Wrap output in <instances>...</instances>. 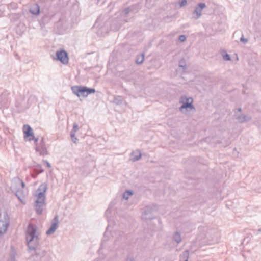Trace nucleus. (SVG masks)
Wrapping results in <instances>:
<instances>
[{
  "mask_svg": "<svg viewBox=\"0 0 261 261\" xmlns=\"http://www.w3.org/2000/svg\"><path fill=\"white\" fill-rule=\"evenodd\" d=\"M36 225L30 224L25 233L28 251L32 253L30 259L32 261H42L46 256L47 251L42 248V244Z\"/></svg>",
  "mask_w": 261,
  "mask_h": 261,
  "instance_id": "f257e3e1",
  "label": "nucleus"
},
{
  "mask_svg": "<svg viewBox=\"0 0 261 261\" xmlns=\"http://www.w3.org/2000/svg\"><path fill=\"white\" fill-rule=\"evenodd\" d=\"M47 189V184L44 182L41 184L36 191V200L35 202L36 212L38 215L42 213L45 205V193Z\"/></svg>",
  "mask_w": 261,
  "mask_h": 261,
  "instance_id": "f03ea898",
  "label": "nucleus"
},
{
  "mask_svg": "<svg viewBox=\"0 0 261 261\" xmlns=\"http://www.w3.org/2000/svg\"><path fill=\"white\" fill-rule=\"evenodd\" d=\"M193 98L192 97H187L186 96H181L179 98V103L182 105L179 107V110L183 112L184 109H189L190 110L195 109L193 105Z\"/></svg>",
  "mask_w": 261,
  "mask_h": 261,
  "instance_id": "7ed1b4c3",
  "label": "nucleus"
},
{
  "mask_svg": "<svg viewBox=\"0 0 261 261\" xmlns=\"http://www.w3.org/2000/svg\"><path fill=\"white\" fill-rule=\"evenodd\" d=\"M9 225V217L6 213L0 214V237L7 231Z\"/></svg>",
  "mask_w": 261,
  "mask_h": 261,
  "instance_id": "20e7f679",
  "label": "nucleus"
},
{
  "mask_svg": "<svg viewBox=\"0 0 261 261\" xmlns=\"http://www.w3.org/2000/svg\"><path fill=\"white\" fill-rule=\"evenodd\" d=\"M242 109L239 108L234 110V117L240 123L247 122L251 120V117L242 112Z\"/></svg>",
  "mask_w": 261,
  "mask_h": 261,
  "instance_id": "39448f33",
  "label": "nucleus"
},
{
  "mask_svg": "<svg viewBox=\"0 0 261 261\" xmlns=\"http://www.w3.org/2000/svg\"><path fill=\"white\" fill-rule=\"evenodd\" d=\"M156 210L155 205H148L142 214V218L144 220H151L154 218L153 212Z\"/></svg>",
  "mask_w": 261,
  "mask_h": 261,
  "instance_id": "423d86ee",
  "label": "nucleus"
},
{
  "mask_svg": "<svg viewBox=\"0 0 261 261\" xmlns=\"http://www.w3.org/2000/svg\"><path fill=\"white\" fill-rule=\"evenodd\" d=\"M57 60L60 61L63 64H67L69 62V58L67 53L63 50H57L56 53Z\"/></svg>",
  "mask_w": 261,
  "mask_h": 261,
  "instance_id": "0eeeda50",
  "label": "nucleus"
},
{
  "mask_svg": "<svg viewBox=\"0 0 261 261\" xmlns=\"http://www.w3.org/2000/svg\"><path fill=\"white\" fill-rule=\"evenodd\" d=\"M206 7V5L203 3H199L195 7L193 15L195 19H199L202 15L201 12L202 10Z\"/></svg>",
  "mask_w": 261,
  "mask_h": 261,
  "instance_id": "6e6552de",
  "label": "nucleus"
},
{
  "mask_svg": "<svg viewBox=\"0 0 261 261\" xmlns=\"http://www.w3.org/2000/svg\"><path fill=\"white\" fill-rule=\"evenodd\" d=\"M9 104V94L6 92H3L0 95V108H8Z\"/></svg>",
  "mask_w": 261,
  "mask_h": 261,
  "instance_id": "1a4fd4ad",
  "label": "nucleus"
},
{
  "mask_svg": "<svg viewBox=\"0 0 261 261\" xmlns=\"http://www.w3.org/2000/svg\"><path fill=\"white\" fill-rule=\"evenodd\" d=\"M36 150L37 152H38L41 155L47 154L48 152L43 138L41 139L40 144L36 145Z\"/></svg>",
  "mask_w": 261,
  "mask_h": 261,
  "instance_id": "9d476101",
  "label": "nucleus"
},
{
  "mask_svg": "<svg viewBox=\"0 0 261 261\" xmlns=\"http://www.w3.org/2000/svg\"><path fill=\"white\" fill-rule=\"evenodd\" d=\"M59 221H58V216H55L53 220L51 223V225H50L49 229L46 231V233L47 235H50L53 234L56 229L58 228V224Z\"/></svg>",
  "mask_w": 261,
  "mask_h": 261,
  "instance_id": "9b49d317",
  "label": "nucleus"
},
{
  "mask_svg": "<svg viewBox=\"0 0 261 261\" xmlns=\"http://www.w3.org/2000/svg\"><path fill=\"white\" fill-rule=\"evenodd\" d=\"M23 127L24 137L29 138V141L33 140L34 134L31 127L29 125H24Z\"/></svg>",
  "mask_w": 261,
  "mask_h": 261,
  "instance_id": "f8f14e48",
  "label": "nucleus"
},
{
  "mask_svg": "<svg viewBox=\"0 0 261 261\" xmlns=\"http://www.w3.org/2000/svg\"><path fill=\"white\" fill-rule=\"evenodd\" d=\"M29 12L35 15H38L40 13V6L37 4H33L31 6Z\"/></svg>",
  "mask_w": 261,
  "mask_h": 261,
  "instance_id": "ddd939ff",
  "label": "nucleus"
},
{
  "mask_svg": "<svg viewBox=\"0 0 261 261\" xmlns=\"http://www.w3.org/2000/svg\"><path fill=\"white\" fill-rule=\"evenodd\" d=\"M94 88H88L86 86H83L82 88V94L83 97H87L89 94L94 93L95 92Z\"/></svg>",
  "mask_w": 261,
  "mask_h": 261,
  "instance_id": "4468645a",
  "label": "nucleus"
},
{
  "mask_svg": "<svg viewBox=\"0 0 261 261\" xmlns=\"http://www.w3.org/2000/svg\"><path fill=\"white\" fill-rule=\"evenodd\" d=\"M15 195L17 196V197L18 198V199L21 202H23L22 199L24 198V197L25 196V192H24V191L23 190L18 189L16 191Z\"/></svg>",
  "mask_w": 261,
  "mask_h": 261,
  "instance_id": "2eb2a0df",
  "label": "nucleus"
},
{
  "mask_svg": "<svg viewBox=\"0 0 261 261\" xmlns=\"http://www.w3.org/2000/svg\"><path fill=\"white\" fill-rule=\"evenodd\" d=\"M71 89L73 93L77 96L80 97V94H82V86H73Z\"/></svg>",
  "mask_w": 261,
  "mask_h": 261,
  "instance_id": "dca6fc26",
  "label": "nucleus"
},
{
  "mask_svg": "<svg viewBox=\"0 0 261 261\" xmlns=\"http://www.w3.org/2000/svg\"><path fill=\"white\" fill-rule=\"evenodd\" d=\"M141 6L139 3L135 4L131 6H130V8L131 9V11L134 13L138 12L139 10L141 9Z\"/></svg>",
  "mask_w": 261,
  "mask_h": 261,
  "instance_id": "f3484780",
  "label": "nucleus"
},
{
  "mask_svg": "<svg viewBox=\"0 0 261 261\" xmlns=\"http://www.w3.org/2000/svg\"><path fill=\"white\" fill-rule=\"evenodd\" d=\"M189 256V251L188 250L184 251L180 255V259L183 261H188Z\"/></svg>",
  "mask_w": 261,
  "mask_h": 261,
  "instance_id": "a211bd4d",
  "label": "nucleus"
},
{
  "mask_svg": "<svg viewBox=\"0 0 261 261\" xmlns=\"http://www.w3.org/2000/svg\"><path fill=\"white\" fill-rule=\"evenodd\" d=\"M124 98L121 96H116L114 97L113 102L117 105H119L122 103Z\"/></svg>",
  "mask_w": 261,
  "mask_h": 261,
  "instance_id": "6ab92c4d",
  "label": "nucleus"
},
{
  "mask_svg": "<svg viewBox=\"0 0 261 261\" xmlns=\"http://www.w3.org/2000/svg\"><path fill=\"white\" fill-rule=\"evenodd\" d=\"M133 158L131 159L133 162H136L140 160L141 158V153L140 151H138L137 154H136V153L133 152L132 153Z\"/></svg>",
  "mask_w": 261,
  "mask_h": 261,
  "instance_id": "aec40b11",
  "label": "nucleus"
},
{
  "mask_svg": "<svg viewBox=\"0 0 261 261\" xmlns=\"http://www.w3.org/2000/svg\"><path fill=\"white\" fill-rule=\"evenodd\" d=\"M144 60V54L142 53L137 55L136 59V63L138 64H141L143 63Z\"/></svg>",
  "mask_w": 261,
  "mask_h": 261,
  "instance_id": "412c9836",
  "label": "nucleus"
},
{
  "mask_svg": "<svg viewBox=\"0 0 261 261\" xmlns=\"http://www.w3.org/2000/svg\"><path fill=\"white\" fill-rule=\"evenodd\" d=\"M173 240L178 244L181 241V238L180 233L176 232L173 235Z\"/></svg>",
  "mask_w": 261,
  "mask_h": 261,
  "instance_id": "4be33fe9",
  "label": "nucleus"
},
{
  "mask_svg": "<svg viewBox=\"0 0 261 261\" xmlns=\"http://www.w3.org/2000/svg\"><path fill=\"white\" fill-rule=\"evenodd\" d=\"M134 194L133 192L131 190H126L123 194V198L126 200H127L129 198V197L130 196L133 195Z\"/></svg>",
  "mask_w": 261,
  "mask_h": 261,
  "instance_id": "5701e85b",
  "label": "nucleus"
},
{
  "mask_svg": "<svg viewBox=\"0 0 261 261\" xmlns=\"http://www.w3.org/2000/svg\"><path fill=\"white\" fill-rule=\"evenodd\" d=\"M16 252L13 251L10 254L9 257L7 261H17L16 259Z\"/></svg>",
  "mask_w": 261,
  "mask_h": 261,
  "instance_id": "b1692460",
  "label": "nucleus"
},
{
  "mask_svg": "<svg viewBox=\"0 0 261 261\" xmlns=\"http://www.w3.org/2000/svg\"><path fill=\"white\" fill-rule=\"evenodd\" d=\"M179 66L182 68L184 70L186 69V63L184 58L180 60L179 62Z\"/></svg>",
  "mask_w": 261,
  "mask_h": 261,
  "instance_id": "393cba45",
  "label": "nucleus"
},
{
  "mask_svg": "<svg viewBox=\"0 0 261 261\" xmlns=\"http://www.w3.org/2000/svg\"><path fill=\"white\" fill-rule=\"evenodd\" d=\"M70 136H71L72 141L74 143H76L78 141V139L75 137V133H74V132H70Z\"/></svg>",
  "mask_w": 261,
  "mask_h": 261,
  "instance_id": "a878e982",
  "label": "nucleus"
},
{
  "mask_svg": "<svg viewBox=\"0 0 261 261\" xmlns=\"http://www.w3.org/2000/svg\"><path fill=\"white\" fill-rule=\"evenodd\" d=\"M223 58L225 61L231 60L230 56L227 53H225L224 55H223Z\"/></svg>",
  "mask_w": 261,
  "mask_h": 261,
  "instance_id": "bb28decb",
  "label": "nucleus"
},
{
  "mask_svg": "<svg viewBox=\"0 0 261 261\" xmlns=\"http://www.w3.org/2000/svg\"><path fill=\"white\" fill-rule=\"evenodd\" d=\"M130 12H132V11H131V9L130 8V7L124 9L123 10V13H124V14L125 15H127Z\"/></svg>",
  "mask_w": 261,
  "mask_h": 261,
  "instance_id": "cd10ccee",
  "label": "nucleus"
},
{
  "mask_svg": "<svg viewBox=\"0 0 261 261\" xmlns=\"http://www.w3.org/2000/svg\"><path fill=\"white\" fill-rule=\"evenodd\" d=\"M179 40L181 42H184L186 40V37L184 35H181L179 36Z\"/></svg>",
  "mask_w": 261,
  "mask_h": 261,
  "instance_id": "c85d7f7f",
  "label": "nucleus"
},
{
  "mask_svg": "<svg viewBox=\"0 0 261 261\" xmlns=\"http://www.w3.org/2000/svg\"><path fill=\"white\" fill-rule=\"evenodd\" d=\"M240 41L245 44L248 42V39L244 38L243 35H242L240 38Z\"/></svg>",
  "mask_w": 261,
  "mask_h": 261,
  "instance_id": "c756f323",
  "label": "nucleus"
},
{
  "mask_svg": "<svg viewBox=\"0 0 261 261\" xmlns=\"http://www.w3.org/2000/svg\"><path fill=\"white\" fill-rule=\"evenodd\" d=\"M78 128V125L76 123H74L73 125V127L72 130L71 131V132H74V133H75L77 129Z\"/></svg>",
  "mask_w": 261,
  "mask_h": 261,
  "instance_id": "7c9ffc66",
  "label": "nucleus"
},
{
  "mask_svg": "<svg viewBox=\"0 0 261 261\" xmlns=\"http://www.w3.org/2000/svg\"><path fill=\"white\" fill-rule=\"evenodd\" d=\"M187 3V0H182L181 2H179V5L180 7H182L185 5H186Z\"/></svg>",
  "mask_w": 261,
  "mask_h": 261,
  "instance_id": "2f4dec72",
  "label": "nucleus"
},
{
  "mask_svg": "<svg viewBox=\"0 0 261 261\" xmlns=\"http://www.w3.org/2000/svg\"><path fill=\"white\" fill-rule=\"evenodd\" d=\"M43 162L46 165L47 167H51L50 164L47 160H43Z\"/></svg>",
  "mask_w": 261,
  "mask_h": 261,
  "instance_id": "473e14b6",
  "label": "nucleus"
},
{
  "mask_svg": "<svg viewBox=\"0 0 261 261\" xmlns=\"http://www.w3.org/2000/svg\"><path fill=\"white\" fill-rule=\"evenodd\" d=\"M126 261H135L134 258L131 256H127Z\"/></svg>",
  "mask_w": 261,
  "mask_h": 261,
  "instance_id": "72a5a7b5",
  "label": "nucleus"
},
{
  "mask_svg": "<svg viewBox=\"0 0 261 261\" xmlns=\"http://www.w3.org/2000/svg\"><path fill=\"white\" fill-rule=\"evenodd\" d=\"M21 185L22 188H24L25 187V184L22 180H20Z\"/></svg>",
  "mask_w": 261,
  "mask_h": 261,
  "instance_id": "f704fd0d",
  "label": "nucleus"
},
{
  "mask_svg": "<svg viewBox=\"0 0 261 261\" xmlns=\"http://www.w3.org/2000/svg\"><path fill=\"white\" fill-rule=\"evenodd\" d=\"M44 171V170L42 169H41L39 171L37 172V174H39Z\"/></svg>",
  "mask_w": 261,
  "mask_h": 261,
  "instance_id": "c9c22d12",
  "label": "nucleus"
},
{
  "mask_svg": "<svg viewBox=\"0 0 261 261\" xmlns=\"http://www.w3.org/2000/svg\"><path fill=\"white\" fill-rule=\"evenodd\" d=\"M33 140H34L35 142L36 143L38 141V138H35L34 137V139Z\"/></svg>",
  "mask_w": 261,
  "mask_h": 261,
  "instance_id": "e433bc0d",
  "label": "nucleus"
},
{
  "mask_svg": "<svg viewBox=\"0 0 261 261\" xmlns=\"http://www.w3.org/2000/svg\"><path fill=\"white\" fill-rule=\"evenodd\" d=\"M109 212H110V210L108 208V209L107 210V211L106 212V215H107L108 214V213H109Z\"/></svg>",
  "mask_w": 261,
  "mask_h": 261,
  "instance_id": "4c0bfd02",
  "label": "nucleus"
},
{
  "mask_svg": "<svg viewBox=\"0 0 261 261\" xmlns=\"http://www.w3.org/2000/svg\"><path fill=\"white\" fill-rule=\"evenodd\" d=\"M37 167H38V168H41V166L40 165H38L37 166Z\"/></svg>",
  "mask_w": 261,
  "mask_h": 261,
  "instance_id": "58836bf2",
  "label": "nucleus"
},
{
  "mask_svg": "<svg viewBox=\"0 0 261 261\" xmlns=\"http://www.w3.org/2000/svg\"><path fill=\"white\" fill-rule=\"evenodd\" d=\"M13 5V4H10L9 5V7H11V6Z\"/></svg>",
  "mask_w": 261,
  "mask_h": 261,
  "instance_id": "ea45409f",
  "label": "nucleus"
},
{
  "mask_svg": "<svg viewBox=\"0 0 261 261\" xmlns=\"http://www.w3.org/2000/svg\"><path fill=\"white\" fill-rule=\"evenodd\" d=\"M258 231L261 232V228L260 229H258Z\"/></svg>",
  "mask_w": 261,
  "mask_h": 261,
  "instance_id": "a19ab883",
  "label": "nucleus"
},
{
  "mask_svg": "<svg viewBox=\"0 0 261 261\" xmlns=\"http://www.w3.org/2000/svg\"><path fill=\"white\" fill-rule=\"evenodd\" d=\"M33 178H35V177H36V176H33Z\"/></svg>",
  "mask_w": 261,
  "mask_h": 261,
  "instance_id": "79ce46f5",
  "label": "nucleus"
}]
</instances>
